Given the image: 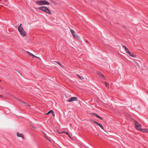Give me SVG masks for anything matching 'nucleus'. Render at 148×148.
<instances>
[{
	"instance_id": "f257e3e1",
	"label": "nucleus",
	"mask_w": 148,
	"mask_h": 148,
	"mask_svg": "<svg viewBox=\"0 0 148 148\" xmlns=\"http://www.w3.org/2000/svg\"><path fill=\"white\" fill-rule=\"evenodd\" d=\"M39 9L40 10L48 14H51V12L49 8L45 6H42L39 8Z\"/></svg>"
},
{
	"instance_id": "f03ea898",
	"label": "nucleus",
	"mask_w": 148,
	"mask_h": 148,
	"mask_svg": "<svg viewBox=\"0 0 148 148\" xmlns=\"http://www.w3.org/2000/svg\"><path fill=\"white\" fill-rule=\"evenodd\" d=\"M36 3L40 5L50 4L49 2L45 0H37L36 1Z\"/></svg>"
},
{
	"instance_id": "7ed1b4c3",
	"label": "nucleus",
	"mask_w": 148,
	"mask_h": 148,
	"mask_svg": "<svg viewBox=\"0 0 148 148\" xmlns=\"http://www.w3.org/2000/svg\"><path fill=\"white\" fill-rule=\"evenodd\" d=\"M21 25L22 24H21L18 27V30L21 35L25 36L27 34L24 31L23 27H21Z\"/></svg>"
},
{
	"instance_id": "20e7f679",
	"label": "nucleus",
	"mask_w": 148,
	"mask_h": 148,
	"mask_svg": "<svg viewBox=\"0 0 148 148\" xmlns=\"http://www.w3.org/2000/svg\"><path fill=\"white\" fill-rule=\"evenodd\" d=\"M134 123L135 127L136 129L140 131L141 129V125L140 124L138 121H135Z\"/></svg>"
},
{
	"instance_id": "39448f33",
	"label": "nucleus",
	"mask_w": 148,
	"mask_h": 148,
	"mask_svg": "<svg viewBox=\"0 0 148 148\" xmlns=\"http://www.w3.org/2000/svg\"><path fill=\"white\" fill-rule=\"evenodd\" d=\"M70 32L73 36V37L76 39H79L80 38V37L77 35H76L75 34V32L72 29H70Z\"/></svg>"
},
{
	"instance_id": "423d86ee",
	"label": "nucleus",
	"mask_w": 148,
	"mask_h": 148,
	"mask_svg": "<svg viewBox=\"0 0 148 148\" xmlns=\"http://www.w3.org/2000/svg\"><path fill=\"white\" fill-rule=\"evenodd\" d=\"M77 98L76 97H73L68 100V101L69 102H72L74 101H77Z\"/></svg>"
},
{
	"instance_id": "0eeeda50",
	"label": "nucleus",
	"mask_w": 148,
	"mask_h": 148,
	"mask_svg": "<svg viewBox=\"0 0 148 148\" xmlns=\"http://www.w3.org/2000/svg\"><path fill=\"white\" fill-rule=\"evenodd\" d=\"M97 74L101 77L102 79H105V78L104 75L101 72L99 71L97 72Z\"/></svg>"
},
{
	"instance_id": "6e6552de",
	"label": "nucleus",
	"mask_w": 148,
	"mask_h": 148,
	"mask_svg": "<svg viewBox=\"0 0 148 148\" xmlns=\"http://www.w3.org/2000/svg\"><path fill=\"white\" fill-rule=\"evenodd\" d=\"M17 136L18 137H21L22 138L24 139V136L23 134L19 133L18 132L16 133Z\"/></svg>"
},
{
	"instance_id": "1a4fd4ad",
	"label": "nucleus",
	"mask_w": 148,
	"mask_h": 148,
	"mask_svg": "<svg viewBox=\"0 0 148 148\" xmlns=\"http://www.w3.org/2000/svg\"><path fill=\"white\" fill-rule=\"evenodd\" d=\"M26 52L27 53H28V55L29 56H33V58H39V57H37L36 56L34 55H33V54H32L31 53H30L29 51H26Z\"/></svg>"
},
{
	"instance_id": "9d476101",
	"label": "nucleus",
	"mask_w": 148,
	"mask_h": 148,
	"mask_svg": "<svg viewBox=\"0 0 148 148\" xmlns=\"http://www.w3.org/2000/svg\"><path fill=\"white\" fill-rule=\"evenodd\" d=\"M123 47L124 48L125 50V51L128 54L130 53V51L128 49L127 47H126L125 46H123Z\"/></svg>"
},
{
	"instance_id": "9b49d317",
	"label": "nucleus",
	"mask_w": 148,
	"mask_h": 148,
	"mask_svg": "<svg viewBox=\"0 0 148 148\" xmlns=\"http://www.w3.org/2000/svg\"><path fill=\"white\" fill-rule=\"evenodd\" d=\"M92 116H95L96 117H97L98 118L100 119L101 120H103V119L101 117L97 115V114H96L95 113H92Z\"/></svg>"
},
{
	"instance_id": "f8f14e48",
	"label": "nucleus",
	"mask_w": 148,
	"mask_h": 148,
	"mask_svg": "<svg viewBox=\"0 0 148 148\" xmlns=\"http://www.w3.org/2000/svg\"><path fill=\"white\" fill-rule=\"evenodd\" d=\"M97 125H98V126H99L103 130H104V128L103 126L102 125V124L101 123H98V122L96 124Z\"/></svg>"
},
{
	"instance_id": "ddd939ff",
	"label": "nucleus",
	"mask_w": 148,
	"mask_h": 148,
	"mask_svg": "<svg viewBox=\"0 0 148 148\" xmlns=\"http://www.w3.org/2000/svg\"><path fill=\"white\" fill-rule=\"evenodd\" d=\"M128 54L130 56L133 57H136V56L135 54H134L133 53H131L130 52L128 53Z\"/></svg>"
},
{
	"instance_id": "4468645a",
	"label": "nucleus",
	"mask_w": 148,
	"mask_h": 148,
	"mask_svg": "<svg viewBox=\"0 0 148 148\" xmlns=\"http://www.w3.org/2000/svg\"><path fill=\"white\" fill-rule=\"evenodd\" d=\"M20 101H21V102H22L25 105V106H30V105L28 104V103L22 101V100H20Z\"/></svg>"
},
{
	"instance_id": "2eb2a0df",
	"label": "nucleus",
	"mask_w": 148,
	"mask_h": 148,
	"mask_svg": "<svg viewBox=\"0 0 148 148\" xmlns=\"http://www.w3.org/2000/svg\"><path fill=\"white\" fill-rule=\"evenodd\" d=\"M140 131L145 132H148V130L147 129H141Z\"/></svg>"
},
{
	"instance_id": "dca6fc26",
	"label": "nucleus",
	"mask_w": 148,
	"mask_h": 148,
	"mask_svg": "<svg viewBox=\"0 0 148 148\" xmlns=\"http://www.w3.org/2000/svg\"><path fill=\"white\" fill-rule=\"evenodd\" d=\"M77 76L81 80H83L84 79L83 77L81 76L78 75H77Z\"/></svg>"
},
{
	"instance_id": "f3484780",
	"label": "nucleus",
	"mask_w": 148,
	"mask_h": 148,
	"mask_svg": "<svg viewBox=\"0 0 148 148\" xmlns=\"http://www.w3.org/2000/svg\"><path fill=\"white\" fill-rule=\"evenodd\" d=\"M62 133H65L67 135H69V133H68V132H66V131H62V132H61V134H62Z\"/></svg>"
},
{
	"instance_id": "a211bd4d",
	"label": "nucleus",
	"mask_w": 148,
	"mask_h": 148,
	"mask_svg": "<svg viewBox=\"0 0 148 148\" xmlns=\"http://www.w3.org/2000/svg\"><path fill=\"white\" fill-rule=\"evenodd\" d=\"M53 112V110H51L50 111H49L47 113L45 114L46 115H48L50 113H52Z\"/></svg>"
},
{
	"instance_id": "6ab92c4d",
	"label": "nucleus",
	"mask_w": 148,
	"mask_h": 148,
	"mask_svg": "<svg viewBox=\"0 0 148 148\" xmlns=\"http://www.w3.org/2000/svg\"><path fill=\"white\" fill-rule=\"evenodd\" d=\"M90 121L91 122H92L95 123H96V124H97V122L95 121H94V120H93L92 119H90Z\"/></svg>"
},
{
	"instance_id": "aec40b11",
	"label": "nucleus",
	"mask_w": 148,
	"mask_h": 148,
	"mask_svg": "<svg viewBox=\"0 0 148 148\" xmlns=\"http://www.w3.org/2000/svg\"><path fill=\"white\" fill-rule=\"evenodd\" d=\"M105 84L106 87H109V84L107 82H105Z\"/></svg>"
},
{
	"instance_id": "412c9836",
	"label": "nucleus",
	"mask_w": 148,
	"mask_h": 148,
	"mask_svg": "<svg viewBox=\"0 0 148 148\" xmlns=\"http://www.w3.org/2000/svg\"><path fill=\"white\" fill-rule=\"evenodd\" d=\"M44 135L45 136L46 138H47V139H48V136H47V135L45 133H44Z\"/></svg>"
},
{
	"instance_id": "4be33fe9",
	"label": "nucleus",
	"mask_w": 148,
	"mask_h": 148,
	"mask_svg": "<svg viewBox=\"0 0 148 148\" xmlns=\"http://www.w3.org/2000/svg\"><path fill=\"white\" fill-rule=\"evenodd\" d=\"M52 115L54 116H55V114H54V112H53H53H52Z\"/></svg>"
},
{
	"instance_id": "5701e85b",
	"label": "nucleus",
	"mask_w": 148,
	"mask_h": 148,
	"mask_svg": "<svg viewBox=\"0 0 148 148\" xmlns=\"http://www.w3.org/2000/svg\"><path fill=\"white\" fill-rule=\"evenodd\" d=\"M14 98H15V99H17V100H18V101H20V100H20L19 99H17L16 97H14Z\"/></svg>"
},
{
	"instance_id": "b1692460",
	"label": "nucleus",
	"mask_w": 148,
	"mask_h": 148,
	"mask_svg": "<svg viewBox=\"0 0 148 148\" xmlns=\"http://www.w3.org/2000/svg\"><path fill=\"white\" fill-rule=\"evenodd\" d=\"M57 132L59 134H61V133L59 132V130H57Z\"/></svg>"
},
{
	"instance_id": "393cba45",
	"label": "nucleus",
	"mask_w": 148,
	"mask_h": 148,
	"mask_svg": "<svg viewBox=\"0 0 148 148\" xmlns=\"http://www.w3.org/2000/svg\"><path fill=\"white\" fill-rule=\"evenodd\" d=\"M71 138V139H72L71 138V137L70 135L69 134V135H68Z\"/></svg>"
},
{
	"instance_id": "a878e982",
	"label": "nucleus",
	"mask_w": 148,
	"mask_h": 148,
	"mask_svg": "<svg viewBox=\"0 0 148 148\" xmlns=\"http://www.w3.org/2000/svg\"><path fill=\"white\" fill-rule=\"evenodd\" d=\"M33 128H34V129H36L37 128H36V127H34V126H33Z\"/></svg>"
},
{
	"instance_id": "bb28decb",
	"label": "nucleus",
	"mask_w": 148,
	"mask_h": 148,
	"mask_svg": "<svg viewBox=\"0 0 148 148\" xmlns=\"http://www.w3.org/2000/svg\"><path fill=\"white\" fill-rule=\"evenodd\" d=\"M3 97V96L2 95H0V97L2 98Z\"/></svg>"
},
{
	"instance_id": "cd10ccee",
	"label": "nucleus",
	"mask_w": 148,
	"mask_h": 148,
	"mask_svg": "<svg viewBox=\"0 0 148 148\" xmlns=\"http://www.w3.org/2000/svg\"><path fill=\"white\" fill-rule=\"evenodd\" d=\"M86 43H89V42L88 41V40H86Z\"/></svg>"
},
{
	"instance_id": "c85d7f7f",
	"label": "nucleus",
	"mask_w": 148,
	"mask_h": 148,
	"mask_svg": "<svg viewBox=\"0 0 148 148\" xmlns=\"http://www.w3.org/2000/svg\"><path fill=\"white\" fill-rule=\"evenodd\" d=\"M56 63L58 64H60V63L58 62H57Z\"/></svg>"
},
{
	"instance_id": "c756f323",
	"label": "nucleus",
	"mask_w": 148,
	"mask_h": 148,
	"mask_svg": "<svg viewBox=\"0 0 148 148\" xmlns=\"http://www.w3.org/2000/svg\"><path fill=\"white\" fill-rule=\"evenodd\" d=\"M59 65H60L61 66L63 67V66H62L61 64H59Z\"/></svg>"
},
{
	"instance_id": "7c9ffc66",
	"label": "nucleus",
	"mask_w": 148,
	"mask_h": 148,
	"mask_svg": "<svg viewBox=\"0 0 148 148\" xmlns=\"http://www.w3.org/2000/svg\"><path fill=\"white\" fill-rule=\"evenodd\" d=\"M53 3H55V4H56V2H53Z\"/></svg>"
},
{
	"instance_id": "2f4dec72",
	"label": "nucleus",
	"mask_w": 148,
	"mask_h": 148,
	"mask_svg": "<svg viewBox=\"0 0 148 148\" xmlns=\"http://www.w3.org/2000/svg\"><path fill=\"white\" fill-rule=\"evenodd\" d=\"M48 139L49 140V141H51V140H50L48 138V139Z\"/></svg>"
},
{
	"instance_id": "473e14b6",
	"label": "nucleus",
	"mask_w": 148,
	"mask_h": 148,
	"mask_svg": "<svg viewBox=\"0 0 148 148\" xmlns=\"http://www.w3.org/2000/svg\"><path fill=\"white\" fill-rule=\"evenodd\" d=\"M51 2L53 3V2H54V1H51Z\"/></svg>"
},
{
	"instance_id": "72a5a7b5",
	"label": "nucleus",
	"mask_w": 148,
	"mask_h": 148,
	"mask_svg": "<svg viewBox=\"0 0 148 148\" xmlns=\"http://www.w3.org/2000/svg\"><path fill=\"white\" fill-rule=\"evenodd\" d=\"M1 82V80L0 79V82Z\"/></svg>"
},
{
	"instance_id": "f704fd0d",
	"label": "nucleus",
	"mask_w": 148,
	"mask_h": 148,
	"mask_svg": "<svg viewBox=\"0 0 148 148\" xmlns=\"http://www.w3.org/2000/svg\"><path fill=\"white\" fill-rule=\"evenodd\" d=\"M0 1H1V0H0Z\"/></svg>"
}]
</instances>
